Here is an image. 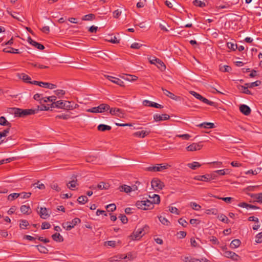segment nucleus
I'll return each mask as SVG.
<instances>
[{
  "instance_id": "1",
  "label": "nucleus",
  "mask_w": 262,
  "mask_h": 262,
  "mask_svg": "<svg viewBox=\"0 0 262 262\" xmlns=\"http://www.w3.org/2000/svg\"><path fill=\"white\" fill-rule=\"evenodd\" d=\"M13 114L16 117H23L27 115H33L37 113V111L33 109L13 108Z\"/></svg>"
},
{
  "instance_id": "2",
  "label": "nucleus",
  "mask_w": 262,
  "mask_h": 262,
  "mask_svg": "<svg viewBox=\"0 0 262 262\" xmlns=\"http://www.w3.org/2000/svg\"><path fill=\"white\" fill-rule=\"evenodd\" d=\"M137 207L142 210L151 209L154 208V205L150 200L146 199L145 200L138 201L136 203Z\"/></svg>"
},
{
  "instance_id": "3",
  "label": "nucleus",
  "mask_w": 262,
  "mask_h": 262,
  "mask_svg": "<svg viewBox=\"0 0 262 262\" xmlns=\"http://www.w3.org/2000/svg\"><path fill=\"white\" fill-rule=\"evenodd\" d=\"M170 166L168 164L166 165H162V164H157L156 165L150 166L146 167L145 170L147 171L150 172H158L162 171V170L167 169Z\"/></svg>"
},
{
  "instance_id": "4",
  "label": "nucleus",
  "mask_w": 262,
  "mask_h": 262,
  "mask_svg": "<svg viewBox=\"0 0 262 262\" xmlns=\"http://www.w3.org/2000/svg\"><path fill=\"white\" fill-rule=\"evenodd\" d=\"M147 228L145 226L143 228H140L135 230L132 234L130 235V237L132 240H139L145 233V229Z\"/></svg>"
},
{
  "instance_id": "5",
  "label": "nucleus",
  "mask_w": 262,
  "mask_h": 262,
  "mask_svg": "<svg viewBox=\"0 0 262 262\" xmlns=\"http://www.w3.org/2000/svg\"><path fill=\"white\" fill-rule=\"evenodd\" d=\"M109 109L110 106L108 104L102 103L100 104L98 106L88 109L87 112L93 113H102Z\"/></svg>"
},
{
  "instance_id": "6",
  "label": "nucleus",
  "mask_w": 262,
  "mask_h": 262,
  "mask_svg": "<svg viewBox=\"0 0 262 262\" xmlns=\"http://www.w3.org/2000/svg\"><path fill=\"white\" fill-rule=\"evenodd\" d=\"M149 61L151 64H155L157 67L160 69L161 71H164L166 69V66L163 62L159 58L156 57H150L149 58Z\"/></svg>"
},
{
  "instance_id": "7",
  "label": "nucleus",
  "mask_w": 262,
  "mask_h": 262,
  "mask_svg": "<svg viewBox=\"0 0 262 262\" xmlns=\"http://www.w3.org/2000/svg\"><path fill=\"white\" fill-rule=\"evenodd\" d=\"M151 185L152 188L157 191L162 190L165 186L164 183L158 178H154L151 180Z\"/></svg>"
},
{
  "instance_id": "8",
  "label": "nucleus",
  "mask_w": 262,
  "mask_h": 262,
  "mask_svg": "<svg viewBox=\"0 0 262 262\" xmlns=\"http://www.w3.org/2000/svg\"><path fill=\"white\" fill-rule=\"evenodd\" d=\"M81 220L78 218L75 217L72 220L71 222H67L63 225V227L67 230H70L74 227L77 224L80 223Z\"/></svg>"
},
{
  "instance_id": "9",
  "label": "nucleus",
  "mask_w": 262,
  "mask_h": 262,
  "mask_svg": "<svg viewBox=\"0 0 262 262\" xmlns=\"http://www.w3.org/2000/svg\"><path fill=\"white\" fill-rule=\"evenodd\" d=\"M190 93L195 98H196L197 99L200 100V101H202L203 102L209 105L212 106L214 104V102L211 101H209L207 99L203 97L202 96H201L199 93L194 92V91H190Z\"/></svg>"
},
{
  "instance_id": "10",
  "label": "nucleus",
  "mask_w": 262,
  "mask_h": 262,
  "mask_svg": "<svg viewBox=\"0 0 262 262\" xmlns=\"http://www.w3.org/2000/svg\"><path fill=\"white\" fill-rule=\"evenodd\" d=\"M227 248L225 247L223 248V250L224 251V255L228 258H230L234 260H237L238 258L239 257L238 255L236 254L235 253L230 251H227Z\"/></svg>"
},
{
  "instance_id": "11",
  "label": "nucleus",
  "mask_w": 262,
  "mask_h": 262,
  "mask_svg": "<svg viewBox=\"0 0 262 262\" xmlns=\"http://www.w3.org/2000/svg\"><path fill=\"white\" fill-rule=\"evenodd\" d=\"M110 110V113L112 115H115L120 118H123L124 116V111L118 108H110L108 110Z\"/></svg>"
},
{
  "instance_id": "12",
  "label": "nucleus",
  "mask_w": 262,
  "mask_h": 262,
  "mask_svg": "<svg viewBox=\"0 0 262 262\" xmlns=\"http://www.w3.org/2000/svg\"><path fill=\"white\" fill-rule=\"evenodd\" d=\"M203 147V145L201 142L193 143L186 147V150L188 151H194L200 150Z\"/></svg>"
},
{
  "instance_id": "13",
  "label": "nucleus",
  "mask_w": 262,
  "mask_h": 262,
  "mask_svg": "<svg viewBox=\"0 0 262 262\" xmlns=\"http://www.w3.org/2000/svg\"><path fill=\"white\" fill-rule=\"evenodd\" d=\"M37 211L40 217L43 219H47L50 216V214L48 213L46 207H40V208L38 207Z\"/></svg>"
},
{
  "instance_id": "14",
  "label": "nucleus",
  "mask_w": 262,
  "mask_h": 262,
  "mask_svg": "<svg viewBox=\"0 0 262 262\" xmlns=\"http://www.w3.org/2000/svg\"><path fill=\"white\" fill-rule=\"evenodd\" d=\"M169 118H170L169 115L166 114H162V115L156 114L154 115V120L156 122L167 120L169 119Z\"/></svg>"
},
{
  "instance_id": "15",
  "label": "nucleus",
  "mask_w": 262,
  "mask_h": 262,
  "mask_svg": "<svg viewBox=\"0 0 262 262\" xmlns=\"http://www.w3.org/2000/svg\"><path fill=\"white\" fill-rule=\"evenodd\" d=\"M143 104L145 106L154 107L158 108H162L163 107V106L161 104H159L156 102H152V101H149L147 100H144L143 101Z\"/></svg>"
},
{
  "instance_id": "16",
  "label": "nucleus",
  "mask_w": 262,
  "mask_h": 262,
  "mask_svg": "<svg viewBox=\"0 0 262 262\" xmlns=\"http://www.w3.org/2000/svg\"><path fill=\"white\" fill-rule=\"evenodd\" d=\"M51 108H64L65 109L66 107H68L65 105V102L62 100H58L56 101V102H53L50 105Z\"/></svg>"
},
{
  "instance_id": "17",
  "label": "nucleus",
  "mask_w": 262,
  "mask_h": 262,
  "mask_svg": "<svg viewBox=\"0 0 262 262\" xmlns=\"http://www.w3.org/2000/svg\"><path fill=\"white\" fill-rule=\"evenodd\" d=\"M106 77L110 81H112V82H113L115 84H117L120 86L123 85V83H124L123 81L118 78H116V77L110 76V75L106 76Z\"/></svg>"
},
{
  "instance_id": "18",
  "label": "nucleus",
  "mask_w": 262,
  "mask_h": 262,
  "mask_svg": "<svg viewBox=\"0 0 262 262\" xmlns=\"http://www.w3.org/2000/svg\"><path fill=\"white\" fill-rule=\"evenodd\" d=\"M194 179L198 181L204 182H209L211 180V176L208 174L202 176H196L194 177Z\"/></svg>"
},
{
  "instance_id": "19",
  "label": "nucleus",
  "mask_w": 262,
  "mask_h": 262,
  "mask_svg": "<svg viewBox=\"0 0 262 262\" xmlns=\"http://www.w3.org/2000/svg\"><path fill=\"white\" fill-rule=\"evenodd\" d=\"M162 90L163 91L164 95H165L166 96L169 97L170 98H171L172 100H174L177 101V100H179L180 98L179 97L176 96L174 94L171 93L169 91L164 89L163 88H162Z\"/></svg>"
},
{
  "instance_id": "20",
  "label": "nucleus",
  "mask_w": 262,
  "mask_h": 262,
  "mask_svg": "<svg viewBox=\"0 0 262 262\" xmlns=\"http://www.w3.org/2000/svg\"><path fill=\"white\" fill-rule=\"evenodd\" d=\"M239 110L243 114L246 116L249 115L251 111L250 108L245 104L241 105L239 107Z\"/></svg>"
},
{
  "instance_id": "21",
  "label": "nucleus",
  "mask_w": 262,
  "mask_h": 262,
  "mask_svg": "<svg viewBox=\"0 0 262 262\" xmlns=\"http://www.w3.org/2000/svg\"><path fill=\"white\" fill-rule=\"evenodd\" d=\"M150 133V131L147 130H141L134 133L133 136L135 137L143 138L145 136L148 135Z\"/></svg>"
},
{
  "instance_id": "22",
  "label": "nucleus",
  "mask_w": 262,
  "mask_h": 262,
  "mask_svg": "<svg viewBox=\"0 0 262 262\" xmlns=\"http://www.w3.org/2000/svg\"><path fill=\"white\" fill-rule=\"evenodd\" d=\"M73 178H74L67 184V187L71 190H74L77 185V180H75L76 177L73 176Z\"/></svg>"
},
{
  "instance_id": "23",
  "label": "nucleus",
  "mask_w": 262,
  "mask_h": 262,
  "mask_svg": "<svg viewBox=\"0 0 262 262\" xmlns=\"http://www.w3.org/2000/svg\"><path fill=\"white\" fill-rule=\"evenodd\" d=\"M18 77L23 80L24 81L27 83L31 82V77L25 73H19L17 74Z\"/></svg>"
},
{
  "instance_id": "24",
  "label": "nucleus",
  "mask_w": 262,
  "mask_h": 262,
  "mask_svg": "<svg viewBox=\"0 0 262 262\" xmlns=\"http://www.w3.org/2000/svg\"><path fill=\"white\" fill-rule=\"evenodd\" d=\"M149 198L151 199V202H152V204L154 205L155 204H159L160 202V197L159 195L156 194H154L152 196H150L149 195Z\"/></svg>"
},
{
  "instance_id": "25",
  "label": "nucleus",
  "mask_w": 262,
  "mask_h": 262,
  "mask_svg": "<svg viewBox=\"0 0 262 262\" xmlns=\"http://www.w3.org/2000/svg\"><path fill=\"white\" fill-rule=\"evenodd\" d=\"M200 127H203L205 128H213L214 127V124L213 123L210 122H204L196 125Z\"/></svg>"
},
{
  "instance_id": "26",
  "label": "nucleus",
  "mask_w": 262,
  "mask_h": 262,
  "mask_svg": "<svg viewBox=\"0 0 262 262\" xmlns=\"http://www.w3.org/2000/svg\"><path fill=\"white\" fill-rule=\"evenodd\" d=\"M238 206L240 207L246 208L247 209L258 208V207H257L256 206H255L254 205H253L251 204H247L245 202H242V203H239L238 204Z\"/></svg>"
},
{
  "instance_id": "27",
  "label": "nucleus",
  "mask_w": 262,
  "mask_h": 262,
  "mask_svg": "<svg viewBox=\"0 0 262 262\" xmlns=\"http://www.w3.org/2000/svg\"><path fill=\"white\" fill-rule=\"evenodd\" d=\"M40 86L45 88H48L50 89H54L56 88V85L55 84L48 82H41V83H40Z\"/></svg>"
},
{
  "instance_id": "28",
  "label": "nucleus",
  "mask_w": 262,
  "mask_h": 262,
  "mask_svg": "<svg viewBox=\"0 0 262 262\" xmlns=\"http://www.w3.org/2000/svg\"><path fill=\"white\" fill-rule=\"evenodd\" d=\"M53 239L57 242H62L63 241V237L59 233H55L52 235Z\"/></svg>"
},
{
  "instance_id": "29",
  "label": "nucleus",
  "mask_w": 262,
  "mask_h": 262,
  "mask_svg": "<svg viewBox=\"0 0 262 262\" xmlns=\"http://www.w3.org/2000/svg\"><path fill=\"white\" fill-rule=\"evenodd\" d=\"M119 190L121 192H124L125 193H129L132 191L130 186L127 185H122L120 186Z\"/></svg>"
},
{
  "instance_id": "30",
  "label": "nucleus",
  "mask_w": 262,
  "mask_h": 262,
  "mask_svg": "<svg viewBox=\"0 0 262 262\" xmlns=\"http://www.w3.org/2000/svg\"><path fill=\"white\" fill-rule=\"evenodd\" d=\"M238 90L243 93L248 94V95H252V93L251 91H250L247 87L244 86V85H238Z\"/></svg>"
},
{
  "instance_id": "31",
  "label": "nucleus",
  "mask_w": 262,
  "mask_h": 262,
  "mask_svg": "<svg viewBox=\"0 0 262 262\" xmlns=\"http://www.w3.org/2000/svg\"><path fill=\"white\" fill-rule=\"evenodd\" d=\"M98 130L101 132L110 130L111 129V126L105 124H100L97 127Z\"/></svg>"
},
{
  "instance_id": "32",
  "label": "nucleus",
  "mask_w": 262,
  "mask_h": 262,
  "mask_svg": "<svg viewBox=\"0 0 262 262\" xmlns=\"http://www.w3.org/2000/svg\"><path fill=\"white\" fill-rule=\"evenodd\" d=\"M95 19V15L94 14H89L84 15L82 17V20L84 21H91Z\"/></svg>"
},
{
  "instance_id": "33",
  "label": "nucleus",
  "mask_w": 262,
  "mask_h": 262,
  "mask_svg": "<svg viewBox=\"0 0 262 262\" xmlns=\"http://www.w3.org/2000/svg\"><path fill=\"white\" fill-rule=\"evenodd\" d=\"M20 209L21 212L24 214H29L31 212V208L28 205H22Z\"/></svg>"
},
{
  "instance_id": "34",
  "label": "nucleus",
  "mask_w": 262,
  "mask_h": 262,
  "mask_svg": "<svg viewBox=\"0 0 262 262\" xmlns=\"http://www.w3.org/2000/svg\"><path fill=\"white\" fill-rule=\"evenodd\" d=\"M38 250L41 253L46 254L48 253V249L44 246L38 245L35 246Z\"/></svg>"
},
{
  "instance_id": "35",
  "label": "nucleus",
  "mask_w": 262,
  "mask_h": 262,
  "mask_svg": "<svg viewBox=\"0 0 262 262\" xmlns=\"http://www.w3.org/2000/svg\"><path fill=\"white\" fill-rule=\"evenodd\" d=\"M3 52L5 53L18 54L19 53L18 49H15L11 47H8V48H5L3 49Z\"/></svg>"
},
{
  "instance_id": "36",
  "label": "nucleus",
  "mask_w": 262,
  "mask_h": 262,
  "mask_svg": "<svg viewBox=\"0 0 262 262\" xmlns=\"http://www.w3.org/2000/svg\"><path fill=\"white\" fill-rule=\"evenodd\" d=\"M241 244V242L239 239H235L230 243V247L231 248H236L240 246Z\"/></svg>"
},
{
  "instance_id": "37",
  "label": "nucleus",
  "mask_w": 262,
  "mask_h": 262,
  "mask_svg": "<svg viewBox=\"0 0 262 262\" xmlns=\"http://www.w3.org/2000/svg\"><path fill=\"white\" fill-rule=\"evenodd\" d=\"M201 166V165L198 162H193L192 163L187 164V166L193 170L197 169Z\"/></svg>"
},
{
  "instance_id": "38",
  "label": "nucleus",
  "mask_w": 262,
  "mask_h": 262,
  "mask_svg": "<svg viewBox=\"0 0 262 262\" xmlns=\"http://www.w3.org/2000/svg\"><path fill=\"white\" fill-rule=\"evenodd\" d=\"M127 257V256H124V255H117L114 257H112L110 258L111 261H119L120 259H125Z\"/></svg>"
},
{
  "instance_id": "39",
  "label": "nucleus",
  "mask_w": 262,
  "mask_h": 262,
  "mask_svg": "<svg viewBox=\"0 0 262 262\" xmlns=\"http://www.w3.org/2000/svg\"><path fill=\"white\" fill-rule=\"evenodd\" d=\"M88 201V199L86 196L85 195H81L79 197H78L77 199V201L79 204H84L86 203Z\"/></svg>"
},
{
  "instance_id": "40",
  "label": "nucleus",
  "mask_w": 262,
  "mask_h": 262,
  "mask_svg": "<svg viewBox=\"0 0 262 262\" xmlns=\"http://www.w3.org/2000/svg\"><path fill=\"white\" fill-rule=\"evenodd\" d=\"M97 187L100 190L107 189L109 187V185L108 183L100 182L97 185Z\"/></svg>"
},
{
  "instance_id": "41",
  "label": "nucleus",
  "mask_w": 262,
  "mask_h": 262,
  "mask_svg": "<svg viewBox=\"0 0 262 262\" xmlns=\"http://www.w3.org/2000/svg\"><path fill=\"white\" fill-rule=\"evenodd\" d=\"M261 170V168L257 167L256 169H255L254 170H252V169L249 170L248 171L246 172V174H252L254 175L257 174L260 172Z\"/></svg>"
},
{
  "instance_id": "42",
  "label": "nucleus",
  "mask_w": 262,
  "mask_h": 262,
  "mask_svg": "<svg viewBox=\"0 0 262 262\" xmlns=\"http://www.w3.org/2000/svg\"><path fill=\"white\" fill-rule=\"evenodd\" d=\"M77 116H75V117H71L70 115L69 114H60V115H57L56 118H58V119H64V120H67L69 118H74V117H76Z\"/></svg>"
},
{
  "instance_id": "43",
  "label": "nucleus",
  "mask_w": 262,
  "mask_h": 262,
  "mask_svg": "<svg viewBox=\"0 0 262 262\" xmlns=\"http://www.w3.org/2000/svg\"><path fill=\"white\" fill-rule=\"evenodd\" d=\"M193 4L194 6H198L201 8H203L206 6L205 3L200 0H194L193 2Z\"/></svg>"
},
{
  "instance_id": "44",
  "label": "nucleus",
  "mask_w": 262,
  "mask_h": 262,
  "mask_svg": "<svg viewBox=\"0 0 262 262\" xmlns=\"http://www.w3.org/2000/svg\"><path fill=\"white\" fill-rule=\"evenodd\" d=\"M0 125L3 126H9L10 123L7 121L5 117L2 116L0 117Z\"/></svg>"
},
{
  "instance_id": "45",
  "label": "nucleus",
  "mask_w": 262,
  "mask_h": 262,
  "mask_svg": "<svg viewBox=\"0 0 262 262\" xmlns=\"http://www.w3.org/2000/svg\"><path fill=\"white\" fill-rule=\"evenodd\" d=\"M229 172L230 171L228 169H221L215 171V172L220 176H224L227 173H229Z\"/></svg>"
},
{
  "instance_id": "46",
  "label": "nucleus",
  "mask_w": 262,
  "mask_h": 262,
  "mask_svg": "<svg viewBox=\"0 0 262 262\" xmlns=\"http://www.w3.org/2000/svg\"><path fill=\"white\" fill-rule=\"evenodd\" d=\"M50 105H51V104H48L47 105H44V104L41 103L40 106H38V109L36 110L37 111V112L38 110H40V111H48L51 107Z\"/></svg>"
},
{
  "instance_id": "47",
  "label": "nucleus",
  "mask_w": 262,
  "mask_h": 262,
  "mask_svg": "<svg viewBox=\"0 0 262 262\" xmlns=\"http://www.w3.org/2000/svg\"><path fill=\"white\" fill-rule=\"evenodd\" d=\"M160 222L163 225L168 226L169 225L170 222L165 217L160 216L159 217Z\"/></svg>"
},
{
  "instance_id": "48",
  "label": "nucleus",
  "mask_w": 262,
  "mask_h": 262,
  "mask_svg": "<svg viewBox=\"0 0 262 262\" xmlns=\"http://www.w3.org/2000/svg\"><path fill=\"white\" fill-rule=\"evenodd\" d=\"M227 47L229 49L232 51H235L237 49V46L236 44H234L233 42H229L227 43Z\"/></svg>"
},
{
  "instance_id": "49",
  "label": "nucleus",
  "mask_w": 262,
  "mask_h": 262,
  "mask_svg": "<svg viewBox=\"0 0 262 262\" xmlns=\"http://www.w3.org/2000/svg\"><path fill=\"white\" fill-rule=\"evenodd\" d=\"M20 196L19 193H13L9 194L8 196V199L10 201H13L14 199L18 198Z\"/></svg>"
},
{
  "instance_id": "50",
  "label": "nucleus",
  "mask_w": 262,
  "mask_h": 262,
  "mask_svg": "<svg viewBox=\"0 0 262 262\" xmlns=\"http://www.w3.org/2000/svg\"><path fill=\"white\" fill-rule=\"evenodd\" d=\"M106 208L108 212H113L116 209V206L115 204H111L106 206Z\"/></svg>"
},
{
  "instance_id": "51",
  "label": "nucleus",
  "mask_w": 262,
  "mask_h": 262,
  "mask_svg": "<svg viewBox=\"0 0 262 262\" xmlns=\"http://www.w3.org/2000/svg\"><path fill=\"white\" fill-rule=\"evenodd\" d=\"M190 206L193 210L197 211L200 210L201 208V206L195 202H191Z\"/></svg>"
},
{
  "instance_id": "52",
  "label": "nucleus",
  "mask_w": 262,
  "mask_h": 262,
  "mask_svg": "<svg viewBox=\"0 0 262 262\" xmlns=\"http://www.w3.org/2000/svg\"><path fill=\"white\" fill-rule=\"evenodd\" d=\"M218 219L221 221L222 222L226 223H228L229 221V219L228 217L224 214H221L220 215L218 216Z\"/></svg>"
},
{
  "instance_id": "53",
  "label": "nucleus",
  "mask_w": 262,
  "mask_h": 262,
  "mask_svg": "<svg viewBox=\"0 0 262 262\" xmlns=\"http://www.w3.org/2000/svg\"><path fill=\"white\" fill-rule=\"evenodd\" d=\"M31 45L39 50H43L45 49V47L43 46V45L38 42H37L35 41H34V42H33V43Z\"/></svg>"
},
{
  "instance_id": "54",
  "label": "nucleus",
  "mask_w": 262,
  "mask_h": 262,
  "mask_svg": "<svg viewBox=\"0 0 262 262\" xmlns=\"http://www.w3.org/2000/svg\"><path fill=\"white\" fill-rule=\"evenodd\" d=\"M29 224L27 220H21L19 224V227L20 228L25 229L28 226H29Z\"/></svg>"
},
{
  "instance_id": "55",
  "label": "nucleus",
  "mask_w": 262,
  "mask_h": 262,
  "mask_svg": "<svg viewBox=\"0 0 262 262\" xmlns=\"http://www.w3.org/2000/svg\"><path fill=\"white\" fill-rule=\"evenodd\" d=\"M141 185V183L139 181H136L135 184L130 186L132 191H137L138 189L139 186Z\"/></svg>"
},
{
  "instance_id": "56",
  "label": "nucleus",
  "mask_w": 262,
  "mask_h": 262,
  "mask_svg": "<svg viewBox=\"0 0 262 262\" xmlns=\"http://www.w3.org/2000/svg\"><path fill=\"white\" fill-rule=\"evenodd\" d=\"M121 14L122 11L119 9H117L113 12V16L115 18H118Z\"/></svg>"
},
{
  "instance_id": "57",
  "label": "nucleus",
  "mask_w": 262,
  "mask_h": 262,
  "mask_svg": "<svg viewBox=\"0 0 262 262\" xmlns=\"http://www.w3.org/2000/svg\"><path fill=\"white\" fill-rule=\"evenodd\" d=\"M176 137L182 138L184 140H188L191 137L190 135L187 134L183 135H177Z\"/></svg>"
},
{
  "instance_id": "58",
  "label": "nucleus",
  "mask_w": 262,
  "mask_h": 262,
  "mask_svg": "<svg viewBox=\"0 0 262 262\" xmlns=\"http://www.w3.org/2000/svg\"><path fill=\"white\" fill-rule=\"evenodd\" d=\"M262 232L258 233L255 236V242L256 243H261L262 242Z\"/></svg>"
},
{
  "instance_id": "59",
  "label": "nucleus",
  "mask_w": 262,
  "mask_h": 262,
  "mask_svg": "<svg viewBox=\"0 0 262 262\" xmlns=\"http://www.w3.org/2000/svg\"><path fill=\"white\" fill-rule=\"evenodd\" d=\"M220 70L223 72H229L231 70V68L228 66L225 65L220 68Z\"/></svg>"
},
{
  "instance_id": "60",
  "label": "nucleus",
  "mask_w": 262,
  "mask_h": 262,
  "mask_svg": "<svg viewBox=\"0 0 262 262\" xmlns=\"http://www.w3.org/2000/svg\"><path fill=\"white\" fill-rule=\"evenodd\" d=\"M19 194H20L19 196L21 199H28L30 197V196L31 195V192H22V193H19Z\"/></svg>"
},
{
  "instance_id": "61",
  "label": "nucleus",
  "mask_w": 262,
  "mask_h": 262,
  "mask_svg": "<svg viewBox=\"0 0 262 262\" xmlns=\"http://www.w3.org/2000/svg\"><path fill=\"white\" fill-rule=\"evenodd\" d=\"M41 94L37 93L34 95L33 98L35 100L39 101L40 103L41 104L42 103V98H41Z\"/></svg>"
},
{
  "instance_id": "62",
  "label": "nucleus",
  "mask_w": 262,
  "mask_h": 262,
  "mask_svg": "<svg viewBox=\"0 0 262 262\" xmlns=\"http://www.w3.org/2000/svg\"><path fill=\"white\" fill-rule=\"evenodd\" d=\"M9 131L10 129L7 128L6 129H4L2 132H0V138H2L3 137L7 136L8 134H9Z\"/></svg>"
},
{
  "instance_id": "63",
  "label": "nucleus",
  "mask_w": 262,
  "mask_h": 262,
  "mask_svg": "<svg viewBox=\"0 0 262 262\" xmlns=\"http://www.w3.org/2000/svg\"><path fill=\"white\" fill-rule=\"evenodd\" d=\"M142 46H143V45L139 43L138 42H134L133 43H132L131 45L130 48H132V49H139Z\"/></svg>"
},
{
  "instance_id": "64",
  "label": "nucleus",
  "mask_w": 262,
  "mask_h": 262,
  "mask_svg": "<svg viewBox=\"0 0 262 262\" xmlns=\"http://www.w3.org/2000/svg\"><path fill=\"white\" fill-rule=\"evenodd\" d=\"M255 199L257 202L262 203V193L255 194Z\"/></svg>"
}]
</instances>
